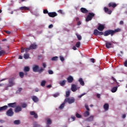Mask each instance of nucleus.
Listing matches in <instances>:
<instances>
[{
    "instance_id": "1",
    "label": "nucleus",
    "mask_w": 127,
    "mask_h": 127,
    "mask_svg": "<svg viewBox=\"0 0 127 127\" xmlns=\"http://www.w3.org/2000/svg\"><path fill=\"white\" fill-rule=\"evenodd\" d=\"M121 29L120 28L116 29L114 30H108L105 31L104 33L103 32H100L98 31L97 29H95L94 30L93 34L94 35H96V36L98 35H104V36H108V35H111V36H113L115 33H117V32H120Z\"/></svg>"
},
{
    "instance_id": "2",
    "label": "nucleus",
    "mask_w": 127,
    "mask_h": 127,
    "mask_svg": "<svg viewBox=\"0 0 127 127\" xmlns=\"http://www.w3.org/2000/svg\"><path fill=\"white\" fill-rule=\"evenodd\" d=\"M95 13L93 12H89L88 15L87 16L86 18V21L88 22V21H90L93 19V17H95Z\"/></svg>"
},
{
    "instance_id": "3",
    "label": "nucleus",
    "mask_w": 127,
    "mask_h": 127,
    "mask_svg": "<svg viewBox=\"0 0 127 127\" xmlns=\"http://www.w3.org/2000/svg\"><path fill=\"white\" fill-rule=\"evenodd\" d=\"M75 102V98L73 97L66 98L64 99V103L68 104H73Z\"/></svg>"
},
{
    "instance_id": "4",
    "label": "nucleus",
    "mask_w": 127,
    "mask_h": 127,
    "mask_svg": "<svg viewBox=\"0 0 127 127\" xmlns=\"http://www.w3.org/2000/svg\"><path fill=\"white\" fill-rule=\"evenodd\" d=\"M6 115L7 117H12L13 115H14V113L13 112V110L12 108H10L6 112Z\"/></svg>"
},
{
    "instance_id": "5",
    "label": "nucleus",
    "mask_w": 127,
    "mask_h": 127,
    "mask_svg": "<svg viewBox=\"0 0 127 127\" xmlns=\"http://www.w3.org/2000/svg\"><path fill=\"white\" fill-rule=\"evenodd\" d=\"M14 77H11L9 79L8 87H12L14 85Z\"/></svg>"
},
{
    "instance_id": "6",
    "label": "nucleus",
    "mask_w": 127,
    "mask_h": 127,
    "mask_svg": "<svg viewBox=\"0 0 127 127\" xmlns=\"http://www.w3.org/2000/svg\"><path fill=\"white\" fill-rule=\"evenodd\" d=\"M29 47L30 50H34L37 48V45H36L35 43L31 44Z\"/></svg>"
},
{
    "instance_id": "7",
    "label": "nucleus",
    "mask_w": 127,
    "mask_h": 127,
    "mask_svg": "<svg viewBox=\"0 0 127 127\" xmlns=\"http://www.w3.org/2000/svg\"><path fill=\"white\" fill-rule=\"evenodd\" d=\"M112 45L113 44H112V43L108 41H105V47H106V48H112Z\"/></svg>"
},
{
    "instance_id": "8",
    "label": "nucleus",
    "mask_w": 127,
    "mask_h": 127,
    "mask_svg": "<svg viewBox=\"0 0 127 127\" xmlns=\"http://www.w3.org/2000/svg\"><path fill=\"white\" fill-rule=\"evenodd\" d=\"M48 15L50 16V17H55V16H57L58 14L56 12H49Z\"/></svg>"
},
{
    "instance_id": "9",
    "label": "nucleus",
    "mask_w": 127,
    "mask_h": 127,
    "mask_svg": "<svg viewBox=\"0 0 127 127\" xmlns=\"http://www.w3.org/2000/svg\"><path fill=\"white\" fill-rule=\"evenodd\" d=\"M30 115L31 116H34L35 119H38V115L35 113L34 111H31L30 112Z\"/></svg>"
},
{
    "instance_id": "10",
    "label": "nucleus",
    "mask_w": 127,
    "mask_h": 127,
    "mask_svg": "<svg viewBox=\"0 0 127 127\" xmlns=\"http://www.w3.org/2000/svg\"><path fill=\"white\" fill-rule=\"evenodd\" d=\"M22 110V109L21 108V107L18 106L15 108L14 111L15 113H19V112H21Z\"/></svg>"
},
{
    "instance_id": "11",
    "label": "nucleus",
    "mask_w": 127,
    "mask_h": 127,
    "mask_svg": "<svg viewBox=\"0 0 127 127\" xmlns=\"http://www.w3.org/2000/svg\"><path fill=\"white\" fill-rule=\"evenodd\" d=\"M39 66L36 64L33 65V72H38Z\"/></svg>"
},
{
    "instance_id": "12",
    "label": "nucleus",
    "mask_w": 127,
    "mask_h": 127,
    "mask_svg": "<svg viewBox=\"0 0 127 127\" xmlns=\"http://www.w3.org/2000/svg\"><path fill=\"white\" fill-rule=\"evenodd\" d=\"M97 29L99 30V31H103V30L105 29V26H104L103 24H100L98 26Z\"/></svg>"
},
{
    "instance_id": "13",
    "label": "nucleus",
    "mask_w": 127,
    "mask_h": 127,
    "mask_svg": "<svg viewBox=\"0 0 127 127\" xmlns=\"http://www.w3.org/2000/svg\"><path fill=\"white\" fill-rule=\"evenodd\" d=\"M110 107V106L109 105V104L105 103L104 106L103 108L104 109V110L107 112V111H109V108Z\"/></svg>"
},
{
    "instance_id": "14",
    "label": "nucleus",
    "mask_w": 127,
    "mask_h": 127,
    "mask_svg": "<svg viewBox=\"0 0 127 127\" xmlns=\"http://www.w3.org/2000/svg\"><path fill=\"white\" fill-rule=\"evenodd\" d=\"M31 99H32V100H33V102H34V103H37V102H38V101H39V99L38 98V97L35 96H31Z\"/></svg>"
},
{
    "instance_id": "15",
    "label": "nucleus",
    "mask_w": 127,
    "mask_h": 127,
    "mask_svg": "<svg viewBox=\"0 0 127 127\" xmlns=\"http://www.w3.org/2000/svg\"><path fill=\"white\" fill-rule=\"evenodd\" d=\"M71 90L72 92H76L77 91V86L75 84H72Z\"/></svg>"
},
{
    "instance_id": "16",
    "label": "nucleus",
    "mask_w": 127,
    "mask_h": 127,
    "mask_svg": "<svg viewBox=\"0 0 127 127\" xmlns=\"http://www.w3.org/2000/svg\"><path fill=\"white\" fill-rule=\"evenodd\" d=\"M80 11L82 13H88V12H89V11H88V10H87L86 8H84V7H81L80 8Z\"/></svg>"
},
{
    "instance_id": "17",
    "label": "nucleus",
    "mask_w": 127,
    "mask_h": 127,
    "mask_svg": "<svg viewBox=\"0 0 127 127\" xmlns=\"http://www.w3.org/2000/svg\"><path fill=\"white\" fill-rule=\"evenodd\" d=\"M8 106L7 105H5L4 106L0 107V112H2V111H6L7 110Z\"/></svg>"
},
{
    "instance_id": "18",
    "label": "nucleus",
    "mask_w": 127,
    "mask_h": 127,
    "mask_svg": "<svg viewBox=\"0 0 127 127\" xmlns=\"http://www.w3.org/2000/svg\"><path fill=\"white\" fill-rule=\"evenodd\" d=\"M8 106L10 108H15L16 107V102L13 103H9L8 104Z\"/></svg>"
},
{
    "instance_id": "19",
    "label": "nucleus",
    "mask_w": 127,
    "mask_h": 127,
    "mask_svg": "<svg viewBox=\"0 0 127 127\" xmlns=\"http://www.w3.org/2000/svg\"><path fill=\"white\" fill-rule=\"evenodd\" d=\"M67 80L68 83H72V82H73L74 80V78L73 77H72V76H69L67 78Z\"/></svg>"
},
{
    "instance_id": "20",
    "label": "nucleus",
    "mask_w": 127,
    "mask_h": 127,
    "mask_svg": "<svg viewBox=\"0 0 127 127\" xmlns=\"http://www.w3.org/2000/svg\"><path fill=\"white\" fill-rule=\"evenodd\" d=\"M108 6H109V7L115 8L117 6V4H116V3L110 2V3H109Z\"/></svg>"
},
{
    "instance_id": "21",
    "label": "nucleus",
    "mask_w": 127,
    "mask_h": 127,
    "mask_svg": "<svg viewBox=\"0 0 127 127\" xmlns=\"http://www.w3.org/2000/svg\"><path fill=\"white\" fill-rule=\"evenodd\" d=\"M78 82H79L81 86H84V85H85V82H84V81L83 80V78H80L79 79Z\"/></svg>"
},
{
    "instance_id": "22",
    "label": "nucleus",
    "mask_w": 127,
    "mask_h": 127,
    "mask_svg": "<svg viewBox=\"0 0 127 127\" xmlns=\"http://www.w3.org/2000/svg\"><path fill=\"white\" fill-rule=\"evenodd\" d=\"M20 9H21V10H30V9H29V8L26 7V6H22L20 7Z\"/></svg>"
},
{
    "instance_id": "23",
    "label": "nucleus",
    "mask_w": 127,
    "mask_h": 127,
    "mask_svg": "<svg viewBox=\"0 0 127 127\" xmlns=\"http://www.w3.org/2000/svg\"><path fill=\"white\" fill-rule=\"evenodd\" d=\"M117 91H118V86L114 87L111 89V92L112 93H116V92H117Z\"/></svg>"
},
{
    "instance_id": "24",
    "label": "nucleus",
    "mask_w": 127,
    "mask_h": 127,
    "mask_svg": "<svg viewBox=\"0 0 127 127\" xmlns=\"http://www.w3.org/2000/svg\"><path fill=\"white\" fill-rule=\"evenodd\" d=\"M93 120H94V116H91L90 117H89L88 118H87L86 119V121L87 122H92V121H93Z\"/></svg>"
},
{
    "instance_id": "25",
    "label": "nucleus",
    "mask_w": 127,
    "mask_h": 127,
    "mask_svg": "<svg viewBox=\"0 0 127 127\" xmlns=\"http://www.w3.org/2000/svg\"><path fill=\"white\" fill-rule=\"evenodd\" d=\"M66 103H65V101H64V103H62L60 106L59 107V109H60V110H63V109L64 108V107H65V104Z\"/></svg>"
},
{
    "instance_id": "26",
    "label": "nucleus",
    "mask_w": 127,
    "mask_h": 127,
    "mask_svg": "<svg viewBox=\"0 0 127 127\" xmlns=\"http://www.w3.org/2000/svg\"><path fill=\"white\" fill-rule=\"evenodd\" d=\"M72 119V121H70V120ZM76 120V117L75 116H71L70 118L68 119V122L69 123H71V122H74Z\"/></svg>"
},
{
    "instance_id": "27",
    "label": "nucleus",
    "mask_w": 127,
    "mask_h": 127,
    "mask_svg": "<svg viewBox=\"0 0 127 127\" xmlns=\"http://www.w3.org/2000/svg\"><path fill=\"white\" fill-rule=\"evenodd\" d=\"M30 70V68L28 66H25L24 68V72H29V70Z\"/></svg>"
},
{
    "instance_id": "28",
    "label": "nucleus",
    "mask_w": 127,
    "mask_h": 127,
    "mask_svg": "<svg viewBox=\"0 0 127 127\" xmlns=\"http://www.w3.org/2000/svg\"><path fill=\"white\" fill-rule=\"evenodd\" d=\"M33 127H40V125L38 124L37 122H35L33 123Z\"/></svg>"
},
{
    "instance_id": "29",
    "label": "nucleus",
    "mask_w": 127,
    "mask_h": 127,
    "mask_svg": "<svg viewBox=\"0 0 127 127\" xmlns=\"http://www.w3.org/2000/svg\"><path fill=\"white\" fill-rule=\"evenodd\" d=\"M52 124V121L49 118L47 119V125H51Z\"/></svg>"
},
{
    "instance_id": "30",
    "label": "nucleus",
    "mask_w": 127,
    "mask_h": 127,
    "mask_svg": "<svg viewBox=\"0 0 127 127\" xmlns=\"http://www.w3.org/2000/svg\"><path fill=\"white\" fill-rule=\"evenodd\" d=\"M66 83V80H64L60 82L61 86H64Z\"/></svg>"
},
{
    "instance_id": "31",
    "label": "nucleus",
    "mask_w": 127,
    "mask_h": 127,
    "mask_svg": "<svg viewBox=\"0 0 127 127\" xmlns=\"http://www.w3.org/2000/svg\"><path fill=\"white\" fill-rule=\"evenodd\" d=\"M75 35L77 36L78 40H82V36L81 35L78 34V33H75Z\"/></svg>"
},
{
    "instance_id": "32",
    "label": "nucleus",
    "mask_w": 127,
    "mask_h": 127,
    "mask_svg": "<svg viewBox=\"0 0 127 127\" xmlns=\"http://www.w3.org/2000/svg\"><path fill=\"white\" fill-rule=\"evenodd\" d=\"M5 55V51L4 50L0 51V56H2Z\"/></svg>"
},
{
    "instance_id": "33",
    "label": "nucleus",
    "mask_w": 127,
    "mask_h": 127,
    "mask_svg": "<svg viewBox=\"0 0 127 127\" xmlns=\"http://www.w3.org/2000/svg\"><path fill=\"white\" fill-rule=\"evenodd\" d=\"M24 58L25 59H28L29 58V54L26 53L24 55Z\"/></svg>"
},
{
    "instance_id": "34",
    "label": "nucleus",
    "mask_w": 127,
    "mask_h": 127,
    "mask_svg": "<svg viewBox=\"0 0 127 127\" xmlns=\"http://www.w3.org/2000/svg\"><path fill=\"white\" fill-rule=\"evenodd\" d=\"M90 116V112L89 111H85V112L84 114V117H89Z\"/></svg>"
},
{
    "instance_id": "35",
    "label": "nucleus",
    "mask_w": 127,
    "mask_h": 127,
    "mask_svg": "<svg viewBox=\"0 0 127 127\" xmlns=\"http://www.w3.org/2000/svg\"><path fill=\"white\" fill-rule=\"evenodd\" d=\"M14 125H20V121L15 120L14 121Z\"/></svg>"
},
{
    "instance_id": "36",
    "label": "nucleus",
    "mask_w": 127,
    "mask_h": 127,
    "mask_svg": "<svg viewBox=\"0 0 127 127\" xmlns=\"http://www.w3.org/2000/svg\"><path fill=\"white\" fill-rule=\"evenodd\" d=\"M45 84H46V81H45V80H43L42 81V82H41V85L42 87H44V86H45Z\"/></svg>"
},
{
    "instance_id": "37",
    "label": "nucleus",
    "mask_w": 127,
    "mask_h": 127,
    "mask_svg": "<svg viewBox=\"0 0 127 127\" xmlns=\"http://www.w3.org/2000/svg\"><path fill=\"white\" fill-rule=\"evenodd\" d=\"M19 75L20 78H23V77H24V73H23V72H20Z\"/></svg>"
},
{
    "instance_id": "38",
    "label": "nucleus",
    "mask_w": 127,
    "mask_h": 127,
    "mask_svg": "<svg viewBox=\"0 0 127 127\" xmlns=\"http://www.w3.org/2000/svg\"><path fill=\"white\" fill-rule=\"evenodd\" d=\"M76 47H77V48H79L80 46H81V42H77L75 45Z\"/></svg>"
},
{
    "instance_id": "39",
    "label": "nucleus",
    "mask_w": 127,
    "mask_h": 127,
    "mask_svg": "<svg viewBox=\"0 0 127 127\" xmlns=\"http://www.w3.org/2000/svg\"><path fill=\"white\" fill-rule=\"evenodd\" d=\"M75 117L77 118L78 119H81L82 118V116L81 115L79 114V113H76L75 115Z\"/></svg>"
},
{
    "instance_id": "40",
    "label": "nucleus",
    "mask_w": 127,
    "mask_h": 127,
    "mask_svg": "<svg viewBox=\"0 0 127 127\" xmlns=\"http://www.w3.org/2000/svg\"><path fill=\"white\" fill-rule=\"evenodd\" d=\"M70 90H68L66 92V98H68L70 96Z\"/></svg>"
},
{
    "instance_id": "41",
    "label": "nucleus",
    "mask_w": 127,
    "mask_h": 127,
    "mask_svg": "<svg viewBox=\"0 0 127 127\" xmlns=\"http://www.w3.org/2000/svg\"><path fill=\"white\" fill-rule=\"evenodd\" d=\"M52 61H57L58 60V57H54L52 58Z\"/></svg>"
},
{
    "instance_id": "42",
    "label": "nucleus",
    "mask_w": 127,
    "mask_h": 127,
    "mask_svg": "<svg viewBox=\"0 0 127 127\" xmlns=\"http://www.w3.org/2000/svg\"><path fill=\"white\" fill-rule=\"evenodd\" d=\"M43 71H44V69L43 68L41 67L40 69H38V72H39V73L40 74L41 73H42Z\"/></svg>"
},
{
    "instance_id": "43",
    "label": "nucleus",
    "mask_w": 127,
    "mask_h": 127,
    "mask_svg": "<svg viewBox=\"0 0 127 127\" xmlns=\"http://www.w3.org/2000/svg\"><path fill=\"white\" fill-rule=\"evenodd\" d=\"M48 73L49 74V75H52L53 74H54V72H53V71L52 70H48Z\"/></svg>"
},
{
    "instance_id": "44",
    "label": "nucleus",
    "mask_w": 127,
    "mask_h": 127,
    "mask_svg": "<svg viewBox=\"0 0 127 127\" xmlns=\"http://www.w3.org/2000/svg\"><path fill=\"white\" fill-rule=\"evenodd\" d=\"M58 12H59V13H61V14H64V12H63V10L60 9L58 11Z\"/></svg>"
},
{
    "instance_id": "45",
    "label": "nucleus",
    "mask_w": 127,
    "mask_h": 127,
    "mask_svg": "<svg viewBox=\"0 0 127 127\" xmlns=\"http://www.w3.org/2000/svg\"><path fill=\"white\" fill-rule=\"evenodd\" d=\"M27 107V104H26V103H22V107L26 108Z\"/></svg>"
},
{
    "instance_id": "46",
    "label": "nucleus",
    "mask_w": 127,
    "mask_h": 127,
    "mask_svg": "<svg viewBox=\"0 0 127 127\" xmlns=\"http://www.w3.org/2000/svg\"><path fill=\"white\" fill-rule=\"evenodd\" d=\"M43 13H44L45 14H47V13H48H48H49V12H48V10L47 9H44V10H43Z\"/></svg>"
},
{
    "instance_id": "47",
    "label": "nucleus",
    "mask_w": 127,
    "mask_h": 127,
    "mask_svg": "<svg viewBox=\"0 0 127 127\" xmlns=\"http://www.w3.org/2000/svg\"><path fill=\"white\" fill-rule=\"evenodd\" d=\"M60 60L62 61V62H63L64 61V60H65V59H64V57H63V56H60Z\"/></svg>"
},
{
    "instance_id": "48",
    "label": "nucleus",
    "mask_w": 127,
    "mask_h": 127,
    "mask_svg": "<svg viewBox=\"0 0 127 127\" xmlns=\"http://www.w3.org/2000/svg\"><path fill=\"white\" fill-rule=\"evenodd\" d=\"M58 96H59V93H55L53 95V97H54L55 98H57V97H58Z\"/></svg>"
},
{
    "instance_id": "49",
    "label": "nucleus",
    "mask_w": 127,
    "mask_h": 127,
    "mask_svg": "<svg viewBox=\"0 0 127 127\" xmlns=\"http://www.w3.org/2000/svg\"><path fill=\"white\" fill-rule=\"evenodd\" d=\"M29 50H30V49H29V47L26 48L25 49V51L26 53H27V52H28V51H29Z\"/></svg>"
},
{
    "instance_id": "50",
    "label": "nucleus",
    "mask_w": 127,
    "mask_h": 127,
    "mask_svg": "<svg viewBox=\"0 0 127 127\" xmlns=\"http://www.w3.org/2000/svg\"><path fill=\"white\" fill-rule=\"evenodd\" d=\"M104 11H105V12H108V11H109V8L106 7H105Z\"/></svg>"
},
{
    "instance_id": "51",
    "label": "nucleus",
    "mask_w": 127,
    "mask_h": 127,
    "mask_svg": "<svg viewBox=\"0 0 127 127\" xmlns=\"http://www.w3.org/2000/svg\"><path fill=\"white\" fill-rule=\"evenodd\" d=\"M85 108L86 109L87 111H90V109L89 108V106L87 105H85Z\"/></svg>"
},
{
    "instance_id": "52",
    "label": "nucleus",
    "mask_w": 127,
    "mask_h": 127,
    "mask_svg": "<svg viewBox=\"0 0 127 127\" xmlns=\"http://www.w3.org/2000/svg\"><path fill=\"white\" fill-rule=\"evenodd\" d=\"M24 51H25V50H24V48H23V47H21V53H23V52H24Z\"/></svg>"
},
{
    "instance_id": "53",
    "label": "nucleus",
    "mask_w": 127,
    "mask_h": 127,
    "mask_svg": "<svg viewBox=\"0 0 127 127\" xmlns=\"http://www.w3.org/2000/svg\"><path fill=\"white\" fill-rule=\"evenodd\" d=\"M4 31L5 32V33H7V34H10V33H11V32L9 31L4 30Z\"/></svg>"
},
{
    "instance_id": "54",
    "label": "nucleus",
    "mask_w": 127,
    "mask_h": 127,
    "mask_svg": "<svg viewBox=\"0 0 127 127\" xmlns=\"http://www.w3.org/2000/svg\"><path fill=\"white\" fill-rule=\"evenodd\" d=\"M21 91H22V88H19V89L17 91V93H20V92H21Z\"/></svg>"
},
{
    "instance_id": "55",
    "label": "nucleus",
    "mask_w": 127,
    "mask_h": 127,
    "mask_svg": "<svg viewBox=\"0 0 127 127\" xmlns=\"http://www.w3.org/2000/svg\"><path fill=\"white\" fill-rule=\"evenodd\" d=\"M90 61L92 63H95V59H90Z\"/></svg>"
},
{
    "instance_id": "56",
    "label": "nucleus",
    "mask_w": 127,
    "mask_h": 127,
    "mask_svg": "<svg viewBox=\"0 0 127 127\" xmlns=\"http://www.w3.org/2000/svg\"><path fill=\"white\" fill-rule=\"evenodd\" d=\"M42 66L44 68H46V64H45V63H43L42 64Z\"/></svg>"
},
{
    "instance_id": "57",
    "label": "nucleus",
    "mask_w": 127,
    "mask_h": 127,
    "mask_svg": "<svg viewBox=\"0 0 127 127\" xmlns=\"http://www.w3.org/2000/svg\"><path fill=\"white\" fill-rule=\"evenodd\" d=\"M4 122H5L4 120H0V124H3V123H4Z\"/></svg>"
},
{
    "instance_id": "58",
    "label": "nucleus",
    "mask_w": 127,
    "mask_h": 127,
    "mask_svg": "<svg viewBox=\"0 0 127 127\" xmlns=\"http://www.w3.org/2000/svg\"><path fill=\"white\" fill-rule=\"evenodd\" d=\"M84 95H85V93L82 94H81V95L78 96V98H82V97H83V96H84Z\"/></svg>"
},
{
    "instance_id": "59",
    "label": "nucleus",
    "mask_w": 127,
    "mask_h": 127,
    "mask_svg": "<svg viewBox=\"0 0 127 127\" xmlns=\"http://www.w3.org/2000/svg\"><path fill=\"white\" fill-rule=\"evenodd\" d=\"M112 79L113 80V81H114V82H117V80L116 78H115V77H114V76L112 77Z\"/></svg>"
},
{
    "instance_id": "60",
    "label": "nucleus",
    "mask_w": 127,
    "mask_h": 127,
    "mask_svg": "<svg viewBox=\"0 0 127 127\" xmlns=\"http://www.w3.org/2000/svg\"><path fill=\"white\" fill-rule=\"evenodd\" d=\"M124 65L126 67H127V60L124 63Z\"/></svg>"
},
{
    "instance_id": "61",
    "label": "nucleus",
    "mask_w": 127,
    "mask_h": 127,
    "mask_svg": "<svg viewBox=\"0 0 127 127\" xmlns=\"http://www.w3.org/2000/svg\"><path fill=\"white\" fill-rule=\"evenodd\" d=\"M120 25H123L124 24V21H120Z\"/></svg>"
},
{
    "instance_id": "62",
    "label": "nucleus",
    "mask_w": 127,
    "mask_h": 127,
    "mask_svg": "<svg viewBox=\"0 0 127 127\" xmlns=\"http://www.w3.org/2000/svg\"><path fill=\"white\" fill-rule=\"evenodd\" d=\"M107 13H108V14H111L112 10H108V11L107 12Z\"/></svg>"
},
{
    "instance_id": "63",
    "label": "nucleus",
    "mask_w": 127,
    "mask_h": 127,
    "mask_svg": "<svg viewBox=\"0 0 127 127\" xmlns=\"http://www.w3.org/2000/svg\"><path fill=\"white\" fill-rule=\"evenodd\" d=\"M53 27V24H50L49 26V28H52Z\"/></svg>"
},
{
    "instance_id": "64",
    "label": "nucleus",
    "mask_w": 127,
    "mask_h": 127,
    "mask_svg": "<svg viewBox=\"0 0 127 127\" xmlns=\"http://www.w3.org/2000/svg\"><path fill=\"white\" fill-rule=\"evenodd\" d=\"M77 25H81V21H77Z\"/></svg>"
}]
</instances>
